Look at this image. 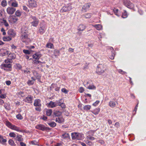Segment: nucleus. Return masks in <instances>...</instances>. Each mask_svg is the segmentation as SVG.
<instances>
[{"label":"nucleus","instance_id":"f257e3e1","mask_svg":"<svg viewBox=\"0 0 146 146\" xmlns=\"http://www.w3.org/2000/svg\"><path fill=\"white\" fill-rule=\"evenodd\" d=\"M28 35L25 32H22L21 34V38L23 42H25L26 44H27L29 42L31 41V39L28 38Z\"/></svg>","mask_w":146,"mask_h":146},{"label":"nucleus","instance_id":"f03ea898","mask_svg":"<svg viewBox=\"0 0 146 146\" xmlns=\"http://www.w3.org/2000/svg\"><path fill=\"white\" fill-rule=\"evenodd\" d=\"M106 70L105 65L104 64H99L98 66L96 72L98 74L101 75L105 72Z\"/></svg>","mask_w":146,"mask_h":146},{"label":"nucleus","instance_id":"7ed1b4c3","mask_svg":"<svg viewBox=\"0 0 146 146\" xmlns=\"http://www.w3.org/2000/svg\"><path fill=\"white\" fill-rule=\"evenodd\" d=\"M71 135L72 139L79 140L81 139L83 136L82 134L77 132L72 133Z\"/></svg>","mask_w":146,"mask_h":146},{"label":"nucleus","instance_id":"20e7f679","mask_svg":"<svg viewBox=\"0 0 146 146\" xmlns=\"http://www.w3.org/2000/svg\"><path fill=\"white\" fill-rule=\"evenodd\" d=\"M30 17L33 20V21L31 23V25L33 27H37L38 26L39 22L38 19H37L35 16H34L31 15Z\"/></svg>","mask_w":146,"mask_h":146},{"label":"nucleus","instance_id":"39448f33","mask_svg":"<svg viewBox=\"0 0 146 146\" xmlns=\"http://www.w3.org/2000/svg\"><path fill=\"white\" fill-rule=\"evenodd\" d=\"M123 3L125 5L129 8L133 9L134 8V5L129 0H124Z\"/></svg>","mask_w":146,"mask_h":146},{"label":"nucleus","instance_id":"423d86ee","mask_svg":"<svg viewBox=\"0 0 146 146\" xmlns=\"http://www.w3.org/2000/svg\"><path fill=\"white\" fill-rule=\"evenodd\" d=\"M29 6L31 8H35L37 6L36 1L35 0H28Z\"/></svg>","mask_w":146,"mask_h":146},{"label":"nucleus","instance_id":"0eeeda50","mask_svg":"<svg viewBox=\"0 0 146 146\" xmlns=\"http://www.w3.org/2000/svg\"><path fill=\"white\" fill-rule=\"evenodd\" d=\"M8 3L9 5L12 7L14 8L18 6V2L15 0H9Z\"/></svg>","mask_w":146,"mask_h":146},{"label":"nucleus","instance_id":"6e6552de","mask_svg":"<svg viewBox=\"0 0 146 146\" xmlns=\"http://www.w3.org/2000/svg\"><path fill=\"white\" fill-rule=\"evenodd\" d=\"M11 65L10 64H3L1 65V68L5 70H9V69L11 67Z\"/></svg>","mask_w":146,"mask_h":146},{"label":"nucleus","instance_id":"1a4fd4ad","mask_svg":"<svg viewBox=\"0 0 146 146\" xmlns=\"http://www.w3.org/2000/svg\"><path fill=\"white\" fill-rule=\"evenodd\" d=\"M71 9V6L68 5H66L63 6L60 10V12L63 13L65 12H67Z\"/></svg>","mask_w":146,"mask_h":146},{"label":"nucleus","instance_id":"9d476101","mask_svg":"<svg viewBox=\"0 0 146 146\" xmlns=\"http://www.w3.org/2000/svg\"><path fill=\"white\" fill-rule=\"evenodd\" d=\"M16 11V9L11 7H8L7 9V13L9 15L13 14Z\"/></svg>","mask_w":146,"mask_h":146},{"label":"nucleus","instance_id":"9b49d317","mask_svg":"<svg viewBox=\"0 0 146 146\" xmlns=\"http://www.w3.org/2000/svg\"><path fill=\"white\" fill-rule=\"evenodd\" d=\"M37 129L42 131H44L47 129V127L42 124H39L36 125L35 127Z\"/></svg>","mask_w":146,"mask_h":146},{"label":"nucleus","instance_id":"f8f14e48","mask_svg":"<svg viewBox=\"0 0 146 146\" xmlns=\"http://www.w3.org/2000/svg\"><path fill=\"white\" fill-rule=\"evenodd\" d=\"M33 99V97L32 96H29L24 100V101L28 103H31L32 102Z\"/></svg>","mask_w":146,"mask_h":146},{"label":"nucleus","instance_id":"ddd939ff","mask_svg":"<svg viewBox=\"0 0 146 146\" xmlns=\"http://www.w3.org/2000/svg\"><path fill=\"white\" fill-rule=\"evenodd\" d=\"M86 28V26L83 24L80 25L78 27V30L79 31H82Z\"/></svg>","mask_w":146,"mask_h":146},{"label":"nucleus","instance_id":"4468645a","mask_svg":"<svg viewBox=\"0 0 146 146\" xmlns=\"http://www.w3.org/2000/svg\"><path fill=\"white\" fill-rule=\"evenodd\" d=\"M40 100L39 99H36L35 100L34 105L35 106L40 107L41 104H40Z\"/></svg>","mask_w":146,"mask_h":146},{"label":"nucleus","instance_id":"2eb2a0df","mask_svg":"<svg viewBox=\"0 0 146 146\" xmlns=\"http://www.w3.org/2000/svg\"><path fill=\"white\" fill-rule=\"evenodd\" d=\"M46 29L45 25H43L40 27L39 32L40 34H42L44 33Z\"/></svg>","mask_w":146,"mask_h":146},{"label":"nucleus","instance_id":"dca6fc26","mask_svg":"<svg viewBox=\"0 0 146 146\" xmlns=\"http://www.w3.org/2000/svg\"><path fill=\"white\" fill-rule=\"evenodd\" d=\"M55 121L56 122H58L59 123H60L64 122V119L62 117H58L56 118Z\"/></svg>","mask_w":146,"mask_h":146},{"label":"nucleus","instance_id":"f3484780","mask_svg":"<svg viewBox=\"0 0 146 146\" xmlns=\"http://www.w3.org/2000/svg\"><path fill=\"white\" fill-rule=\"evenodd\" d=\"M7 33L9 36H11L12 37L16 35V33L14 32L13 29H9L7 32Z\"/></svg>","mask_w":146,"mask_h":146},{"label":"nucleus","instance_id":"a211bd4d","mask_svg":"<svg viewBox=\"0 0 146 146\" xmlns=\"http://www.w3.org/2000/svg\"><path fill=\"white\" fill-rule=\"evenodd\" d=\"M42 56V55L39 53H37L35 54L33 56V58L34 59L38 60Z\"/></svg>","mask_w":146,"mask_h":146},{"label":"nucleus","instance_id":"6ab92c4d","mask_svg":"<svg viewBox=\"0 0 146 146\" xmlns=\"http://www.w3.org/2000/svg\"><path fill=\"white\" fill-rule=\"evenodd\" d=\"M11 129H13L17 131H20V132H23V130H20L19 127H17L14 125H13Z\"/></svg>","mask_w":146,"mask_h":146},{"label":"nucleus","instance_id":"aec40b11","mask_svg":"<svg viewBox=\"0 0 146 146\" xmlns=\"http://www.w3.org/2000/svg\"><path fill=\"white\" fill-rule=\"evenodd\" d=\"M48 106L49 107L53 108L56 107L55 102H53L52 101H50L48 104Z\"/></svg>","mask_w":146,"mask_h":146},{"label":"nucleus","instance_id":"412c9836","mask_svg":"<svg viewBox=\"0 0 146 146\" xmlns=\"http://www.w3.org/2000/svg\"><path fill=\"white\" fill-rule=\"evenodd\" d=\"M93 26L98 30H101L102 28V26L100 24L95 25H93Z\"/></svg>","mask_w":146,"mask_h":146},{"label":"nucleus","instance_id":"4be33fe9","mask_svg":"<svg viewBox=\"0 0 146 146\" xmlns=\"http://www.w3.org/2000/svg\"><path fill=\"white\" fill-rule=\"evenodd\" d=\"M91 4L89 3H87L85 4L82 7L83 9L86 10L88 9L90 7Z\"/></svg>","mask_w":146,"mask_h":146},{"label":"nucleus","instance_id":"5701e85b","mask_svg":"<svg viewBox=\"0 0 146 146\" xmlns=\"http://www.w3.org/2000/svg\"><path fill=\"white\" fill-rule=\"evenodd\" d=\"M53 114L56 116H58L61 115L62 113L59 111H56L54 112Z\"/></svg>","mask_w":146,"mask_h":146},{"label":"nucleus","instance_id":"b1692460","mask_svg":"<svg viewBox=\"0 0 146 146\" xmlns=\"http://www.w3.org/2000/svg\"><path fill=\"white\" fill-rule=\"evenodd\" d=\"M62 138L64 139L69 137V134L67 133H64L62 135Z\"/></svg>","mask_w":146,"mask_h":146},{"label":"nucleus","instance_id":"393cba45","mask_svg":"<svg viewBox=\"0 0 146 146\" xmlns=\"http://www.w3.org/2000/svg\"><path fill=\"white\" fill-rule=\"evenodd\" d=\"M32 63L35 65H37L38 64H40L42 63H43V62L39 60H33Z\"/></svg>","mask_w":146,"mask_h":146},{"label":"nucleus","instance_id":"a878e982","mask_svg":"<svg viewBox=\"0 0 146 146\" xmlns=\"http://www.w3.org/2000/svg\"><path fill=\"white\" fill-rule=\"evenodd\" d=\"M3 40L4 41H9L11 40V38L9 36L3 37Z\"/></svg>","mask_w":146,"mask_h":146},{"label":"nucleus","instance_id":"bb28decb","mask_svg":"<svg viewBox=\"0 0 146 146\" xmlns=\"http://www.w3.org/2000/svg\"><path fill=\"white\" fill-rule=\"evenodd\" d=\"M100 111V109L99 108H96L95 109L94 111L92 112V113L95 115L98 114Z\"/></svg>","mask_w":146,"mask_h":146},{"label":"nucleus","instance_id":"cd10ccee","mask_svg":"<svg viewBox=\"0 0 146 146\" xmlns=\"http://www.w3.org/2000/svg\"><path fill=\"white\" fill-rule=\"evenodd\" d=\"M6 142V139H4L3 137L1 135H0V143H5Z\"/></svg>","mask_w":146,"mask_h":146},{"label":"nucleus","instance_id":"c85d7f7f","mask_svg":"<svg viewBox=\"0 0 146 146\" xmlns=\"http://www.w3.org/2000/svg\"><path fill=\"white\" fill-rule=\"evenodd\" d=\"M6 125L9 127L11 128L13 125L9 121H6Z\"/></svg>","mask_w":146,"mask_h":146},{"label":"nucleus","instance_id":"c756f323","mask_svg":"<svg viewBox=\"0 0 146 146\" xmlns=\"http://www.w3.org/2000/svg\"><path fill=\"white\" fill-rule=\"evenodd\" d=\"M109 104L110 106L111 107H114L115 106V102L113 101H110L109 103Z\"/></svg>","mask_w":146,"mask_h":146},{"label":"nucleus","instance_id":"7c9ffc66","mask_svg":"<svg viewBox=\"0 0 146 146\" xmlns=\"http://www.w3.org/2000/svg\"><path fill=\"white\" fill-rule=\"evenodd\" d=\"M1 5L3 7H5L7 5V2L5 0H3L1 2Z\"/></svg>","mask_w":146,"mask_h":146},{"label":"nucleus","instance_id":"2f4dec72","mask_svg":"<svg viewBox=\"0 0 146 146\" xmlns=\"http://www.w3.org/2000/svg\"><path fill=\"white\" fill-rule=\"evenodd\" d=\"M52 113V110L51 109L47 110L46 111V115L48 116H50Z\"/></svg>","mask_w":146,"mask_h":146},{"label":"nucleus","instance_id":"473e14b6","mask_svg":"<svg viewBox=\"0 0 146 146\" xmlns=\"http://www.w3.org/2000/svg\"><path fill=\"white\" fill-rule=\"evenodd\" d=\"M4 107L5 109L7 110H9L10 109V106L7 103H5Z\"/></svg>","mask_w":146,"mask_h":146},{"label":"nucleus","instance_id":"72a5a7b5","mask_svg":"<svg viewBox=\"0 0 146 146\" xmlns=\"http://www.w3.org/2000/svg\"><path fill=\"white\" fill-rule=\"evenodd\" d=\"M21 14V13L19 10H17L15 13V15L17 17H20Z\"/></svg>","mask_w":146,"mask_h":146},{"label":"nucleus","instance_id":"f704fd0d","mask_svg":"<svg viewBox=\"0 0 146 146\" xmlns=\"http://www.w3.org/2000/svg\"><path fill=\"white\" fill-rule=\"evenodd\" d=\"M22 136L20 135H17L16 137V139L18 141H21L23 140V139L21 137Z\"/></svg>","mask_w":146,"mask_h":146},{"label":"nucleus","instance_id":"c9c22d12","mask_svg":"<svg viewBox=\"0 0 146 146\" xmlns=\"http://www.w3.org/2000/svg\"><path fill=\"white\" fill-rule=\"evenodd\" d=\"M54 53L55 56L58 55L60 54V51L58 50H55L54 51Z\"/></svg>","mask_w":146,"mask_h":146},{"label":"nucleus","instance_id":"e433bc0d","mask_svg":"<svg viewBox=\"0 0 146 146\" xmlns=\"http://www.w3.org/2000/svg\"><path fill=\"white\" fill-rule=\"evenodd\" d=\"M122 17L123 18H125L127 17V12L126 11H124V12L123 13Z\"/></svg>","mask_w":146,"mask_h":146},{"label":"nucleus","instance_id":"4c0bfd02","mask_svg":"<svg viewBox=\"0 0 146 146\" xmlns=\"http://www.w3.org/2000/svg\"><path fill=\"white\" fill-rule=\"evenodd\" d=\"M9 57L11 58L10 59H11V60L12 59H14L16 58L15 55L14 53L10 54H9Z\"/></svg>","mask_w":146,"mask_h":146},{"label":"nucleus","instance_id":"58836bf2","mask_svg":"<svg viewBox=\"0 0 146 146\" xmlns=\"http://www.w3.org/2000/svg\"><path fill=\"white\" fill-rule=\"evenodd\" d=\"M91 107V106L89 105H87L84 107V110H89L90 109Z\"/></svg>","mask_w":146,"mask_h":146},{"label":"nucleus","instance_id":"ea45409f","mask_svg":"<svg viewBox=\"0 0 146 146\" xmlns=\"http://www.w3.org/2000/svg\"><path fill=\"white\" fill-rule=\"evenodd\" d=\"M96 87L93 85H89V86L87 87V88L90 89H96Z\"/></svg>","mask_w":146,"mask_h":146},{"label":"nucleus","instance_id":"a19ab883","mask_svg":"<svg viewBox=\"0 0 146 146\" xmlns=\"http://www.w3.org/2000/svg\"><path fill=\"white\" fill-rule=\"evenodd\" d=\"M92 15L91 13H88L85 14L84 16L86 18H89L91 17Z\"/></svg>","mask_w":146,"mask_h":146},{"label":"nucleus","instance_id":"79ce46f5","mask_svg":"<svg viewBox=\"0 0 146 146\" xmlns=\"http://www.w3.org/2000/svg\"><path fill=\"white\" fill-rule=\"evenodd\" d=\"M48 124L51 127H55L56 125V124L54 122L50 123H48Z\"/></svg>","mask_w":146,"mask_h":146},{"label":"nucleus","instance_id":"37998d69","mask_svg":"<svg viewBox=\"0 0 146 146\" xmlns=\"http://www.w3.org/2000/svg\"><path fill=\"white\" fill-rule=\"evenodd\" d=\"M5 62L6 63L9 64L8 63H12L13 62L12 60L10 58H7L5 60Z\"/></svg>","mask_w":146,"mask_h":146},{"label":"nucleus","instance_id":"c03bdc74","mask_svg":"<svg viewBox=\"0 0 146 146\" xmlns=\"http://www.w3.org/2000/svg\"><path fill=\"white\" fill-rule=\"evenodd\" d=\"M53 46V45L52 44L50 43H49L47 44L46 45V47L49 48H52Z\"/></svg>","mask_w":146,"mask_h":146},{"label":"nucleus","instance_id":"a18cd8bd","mask_svg":"<svg viewBox=\"0 0 146 146\" xmlns=\"http://www.w3.org/2000/svg\"><path fill=\"white\" fill-rule=\"evenodd\" d=\"M61 100H56L55 102L56 106H59V105H60L61 103V102H60Z\"/></svg>","mask_w":146,"mask_h":146},{"label":"nucleus","instance_id":"49530a36","mask_svg":"<svg viewBox=\"0 0 146 146\" xmlns=\"http://www.w3.org/2000/svg\"><path fill=\"white\" fill-rule=\"evenodd\" d=\"M9 136L11 137H15L16 135L14 132H11L9 134Z\"/></svg>","mask_w":146,"mask_h":146},{"label":"nucleus","instance_id":"de8ad7c7","mask_svg":"<svg viewBox=\"0 0 146 146\" xmlns=\"http://www.w3.org/2000/svg\"><path fill=\"white\" fill-rule=\"evenodd\" d=\"M23 52L24 53L27 54H29L31 53L30 50H24Z\"/></svg>","mask_w":146,"mask_h":146},{"label":"nucleus","instance_id":"09e8293b","mask_svg":"<svg viewBox=\"0 0 146 146\" xmlns=\"http://www.w3.org/2000/svg\"><path fill=\"white\" fill-rule=\"evenodd\" d=\"M8 142L9 144L11 145H13L15 144L13 141L11 139H10Z\"/></svg>","mask_w":146,"mask_h":146},{"label":"nucleus","instance_id":"8fccbe9b","mask_svg":"<svg viewBox=\"0 0 146 146\" xmlns=\"http://www.w3.org/2000/svg\"><path fill=\"white\" fill-rule=\"evenodd\" d=\"M16 117L18 119H23V117L20 114H19L18 115H16Z\"/></svg>","mask_w":146,"mask_h":146},{"label":"nucleus","instance_id":"3c124183","mask_svg":"<svg viewBox=\"0 0 146 146\" xmlns=\"http://www.w3.org/2000/svg\"><path fill=\"white\" fill-rule=\"evenodd\" d=\"M115 54L114 52L112 53V54L110 56V58L111 60H113L114 59Z\"/></svg>","mask_w":146,"mask_h":146},{"label":"nucleus","instance_id":"603ef678","mask_svg":"<svg viewBox=\"0 0 146 146\" xmlns=\"http://www.w3.org/2000/svg\"><path fill=\"white\" fill-rule=\"evenodd\" d=\"M59 106H61L62 108H66V105L65 104L61 102Z\"/></svg>","mask_w":146,"mask_h":146},{"label":"nucleus","instance_id":"864d4df0","mask_svg":"<svg viewBox=\"0 0 146 146\" xmlns=\"http://www.w3.org/2000/svg\"><path fill=\"white\" fill-rule=\"evenodd\" d=\"M34 82L33 81L31 80H29L27 82V84L29 85H32L34 84Z\"/></svg>","mask_w":146,"mask_h":146},{"label":"nucleus","instance_id":"5fc2aeb1","mask_svg":"<svg viewBox=\"0 0 146 146\" xmlns=\"http://www.w3.org/2000/svg\"><path fill=\"white\" fill-rule=\"evenodd\" d=\"M61 91L62 92L65 93L66 94H67L68 92V91L65 88L62 89Z\"/></svg>","mask_w":146,"mask_h":146},{"label":"nucleus","instance_id":"6e6d98bb","mask_svg":"<svg viewBox=\"0 0 146 146\" xmlns=\"http://www.w3.org/2000/svg\"><path fill=\"white\" fill-rule=\"evenodd\" d=\"M84 91V89L82 87H80L79 89V92L80 93L83 92Z\"/></svg>","mask_w":146,"mask_h":146},{"label":"nucleus","instance_id":"4d7b16f0","mask_svg":"<svg viewBox=\"0 0 146 146\" xmlns=\"http://www.w3.org/2000/svg\"><path fill=\"white\" fill-rule=\"evenodd\" d=\"M88 139L90 140H94L95 139V138L92 136H89L87 137Z\"/></svg>","mask_w":146,"mask_h":146},{"label":"nucleus","instance_id":"13d9d810","mask_svg":"<svg viewBox=\"0 0 146 146\" xmlns=\"http://www.w3.org/2000/svg\"><path fill=\"white\" fill-rule=\"evenodd\" d=\"M99 101H97L94 103L93 104V105L94 106H96L99 103Z\"/></svg>","mask_w":146,"mask_h":146},{"label":"nucleus","instance_id":"bf43d9fd","mask_svg":"<svg viewBox=\"0 0 146 146\" xmlns=\"http://www.w3.org/2000/svg\"><path fill=\"white\" fill-rule=\"evenodd\" d=\"M3 24H4L5 26L6 27H7L9 26V24L7 23V21L5 20L4 22L3 23Z\"/></svg>","mask_w":146,"mask_h":146},{"label":"nucleus","instance_id":"052dcab7","mask_svg":"<svg viewBox=\"0 0 146 146\" xmlns=\"http://www.w3.org/2000/svg\"><path fill=\"white\" fill-rule=\"evenodd\" d=\"M23 7L24 10L26 11H29L28 8L26 6H23Z\"/></svg>","mask_w":146,"mask_h":146},{"label":"nucleus","instance_id":"680f3d73","mask_svg":"<svg viewBox=\"0 0 146 146\" xmlns=\"http://www.w3.org/2000/svg\"><path fill=\"white\" fill-rule=\"evenodd\" d=\"M0 98L2 99L5 98H6V95L4 94H2L0 96Z\"/></svg>","mask_w":146,"mask_h":146},{"label":"nucleus","instance_id":"e2e57ef3","mask_svg":"<svg viewBox=\"0 0 146 146\" xmlns=\"http://www.w3.org/2000/svg\"><path fill=\"white\" fill-rule=\"evenodd\" d=\"M31 143L33 145H36L38 144V142L35 141H31Z\"/></svg>","mask_w":146,"mask_h":146},{"label":"nucleus","instance_id":"0e129e2a","mask_svg":"<svg viewBox=\"0 0 146 146\" xmlns=\"http://www.w3.org/2000/svg\"><path fill=\"white\" fill-rule=\"evenodd\" d=\"M12 21L14 22H16L18 20L17 18H14L12 19Z\"/></svg>","mask_w":146,"mask_h":146},{"label":"nucleus","instance_id":"69168bd1","mask_svg":"<svg viewBox=\"0 0 146 146\" xmlns=\"http://www.w3.org/2000/svg\"><path fill=\"white\" fill-rule=\"evenodd\" d=\"M118 11V9H115V8L113 9V11H114L115 14L116 15H117V13Z\"/></svg>","mask_w":146,"mask_h":146},{"label":"nucleus","instance_id":"338daca9","mask_svg":"<svg viewBox=\"0 0 146 146\" xmlns=\"http://www.w3.org/2000/svg\"><path fill=\"white\" fill-rule=\"evenodd\" d=\"M137 107V105H136V106H135V107L134 108V110L133 111V113L134 114H136V113L137 111V109L136 108Z\"/></svg>","mask_w":146,"mask_h":146},{"label":"nucleus","instance_id":"774afa93","mask_svg":"<svg viewBox=\"0 0 146 146\" xmlns=\"http://www.w3.org/2000/svg\"><path fill=\"white\" fill-rule=\"evenodd\" d=\"M5 82L6 84L7 85H10L11 83V82L9 80L6 81Z\"/></svg>","mask_w":146,"mask_h":146}]
</instances>
